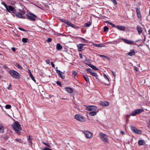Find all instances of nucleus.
<instances>
[{"label":"nucleus","instance_id":"nucleus-1","mask_svg":"<svg viewBox=\"0 0 150 150\" xmlns=\"http://www.w3.org/2000/svg\"><path fill=\"white\" fill-rule=\"evenodd\" d=\"M12 125L15 132L18 135H20L22 128L19 122L17 121L13 123Z\"/></svg>","mask_w":150,"mask_h":150},{"label":"nucleus","instance_id":"nucleus-2","mask_svg":"<svg viewBox=\"0 0 150 150\" xmlns=\"http://www.w3.org/2000/svg\"><path fill=\"white\" fill-rule=\"evenodd\" d=\"M9 73L11 77L16 79H19L21 77L20 74L14 70H10Z\"/></svg>","mask_w":150,"mask_h":150},{"label":"nucleus","instance_id":"nucleus-3","mask_svg":"<svg viewBox=\"0 0 150 150\" xmlns=\"http://www.w3.org/2000/svg\"><path fill=\"white\" fill-rule=\"evenodd\" d=\"M100 138L102 140L108 143L109 142L108 137L106 134L102 133H100Z\"/></svg>","mask_w":150,"mask_h":150},{"label":"nucleus","instance_id":"nucleus-4","mask_svg":"<svg viewBox=\"0 0 150 150\" xmlns=\"http://www.w3.org/2000/svg\"><path fill=\"white\" fill-rule=\"evenodd\" d=\"M26 16L30 20L35 21L36 18H37V16L32 13H30L29 14H26Z\"/></svg>","mask_w":150,"mask_h":150},{"label":"nucleus","instance_id":"nucleus-5","mask_svg":"<svg viewBox=\"0 0 150 150\" xmlns=\"http://www.w3.org/2000/svg\"><path fill=\"white\" fill-rule=\"evenodd\" d=\"M144 111L143 109H137L134 110L130 115L134 116L137 114H139Z\"/></svg>","mask_w":150,"mask_h":150},{"label":"nucleus","instance_id":"nucleus-6","mask_svg":"<svg viewBox=\"0 0 150 150\" xmlns=\"http://www.w3.org/2000/svg\"><path fill=\"white\" fill-rule=\"evenodd\" d=\"M130 128L135 133L138 134H141L142 133L141 130L137 129L136 128L133 126H131Z\"/></svg>","mask_w":150,"mask_h":150},{"label":"nucleus","instance_id":"nucleus-7","mask_svg":"<svg viewBox=\"0 0 150 150\" xmlns=\"http://www.w3.org/2000/svg\"><path fill=\"white\" fill-rule=\"evenodd\" d=\"M74 117L76 120L81 122L84 121L85 120V118L82 116L79 115H76Z\"/></svg>","mask_w":150,"mask_h":150},{"label":"nucleus","instance_id":"nucleus-8","mask_svg":"<svg viewBox=\"0 0 150 150\" xmlns=\"http://www.w3.org/2000/svg\"><path fill=\"white\" fill-rule=\"evenodd\" d=\"M83 133L85 134V137L87 138L90 139L93 137L92 134L88 131H84Z\"/></svg>","mask_w":150,"mask_h":150},{"label":"nucleus","instance_id":"nucleus-9","mask_svg":"<svg viewBox=\"0 0 150 150\" xmlns=\"http://www.w3.org/2000/svg\"><path fill=\"white\" fill-rule=\"evenodd\" d=\"M86 109L88 111H93L96 110L97 109L96 106L93 105L89 106L86 107Z\"/></svg>","mask_w":150,"mask_h":150},{"label":"nucleus","instance_id":"nucleus-10","mask_svg":"<svg viewBox=\"0 0 150 150\" xmlns=\"http://www.w3.org/2000/svg\"><path fill=\"white\" fill-rule=\"evenodd\" d=\"M6 9L8 12L11 13V12H13L14 11V8L11 6H8Z\"/></svg>","mask_w":150,"mask_h":150},{"label":"nucleus","instance_id":"nucleus-11","mask_svg":"<svg viewBox=\"0 0 150 150\" xmlns=\"http://www.w3.org/2000/svg\"><path fill=\"white\" fill-rule=\"evenodd\" d=\"M57 73L59 77H61L62 79H64L65 78V76L62 75L63 73L58 69H56Z\"/></svg>","mask_w":150,"mask_h":150},{"label":"nucleus","instance_id":"nucleus-12","mask_svg":"<svg viewBox=\"0 0 150 150\" xmlns=\"http://www.w3.org/2000/svg\"><path fill=\"white\" fill-rule=\"evenodd\" d=\"M115 28H117L118 30L122 31H125V27L123 26L118 25L116 26Z\"/></svg>","mask_w":150,"mask_h":150},{"label":"nucleus","instance_id":"nucleus-13","mask_svg":"<svg viewBox=\"0 0 150 150\" xmlns=\"http://www.w3.org/2000/svg\"><path fill=\"white\" fill-rule=\"evenodd\" d=\"M122 40H123L125 42L128 44H133L134 43V42L132 40H130L124 38H122Z\"/></svg>","mask_w":150,"mask_h":150},{"label":"nucleus","instance_id":"nucleus-14","mask_svg":"<svg viewBox=\"0 0 150 150\" xmlns=\"http://www.w3.org/2000/svg\"><path fill=\"white\" fill-rule=\"evenodd\" d=\"M13 13L16 15V16L17 17H18V18H25L23 17V16H22V15L17 12H16V11H14Z\"/></svg>","mask_w":150,"mask_h":150},{"label":"nucleus","instance_id":"nucleus-15","mask_svg":"<svg viewBox=\"0 0 150 150\" xmlns=\"http://www.w3.org/2000/svg\"><path fill=\"white\" fill-rule=\"evenodd\" d=\"M100 105L102 106H108L109 105V103L107 101H100Z\"/></svg>","mask_w":150,"mask_h":150},{"label":"nucleus","instance_id":"nucleus-16","mask_svg":"<svg viewBox=\"0 0 150 150\" xmlns=\"http://www.w3.org/2000/svg\"><path fill=\"white\" fill-rule=\"evenodd\" d=\"M136 12L138 18H141L142 17V16L139 9L138 8H137L136 9Z\"/></svg>","mask_w":150,"mask_h":150},{"label":"nucleus","instance_id":"nucleus-17","mask_svg":"<svg viewBox=\"0 0 150 150\" xmlns=\"http://www.w3.org/2000/svg\"><path fill=\"white\" fill-rule=\"evenodd\" d=\"M65 89L69 93H72L73 91L72 89L70 87H66Z\"/></svg>","mask_w":150,"mask_h":150},{"label":"nucleus","instance_id":"nucleus-18","mask_svg":"<svg viewBox=\"0 0 150 150\" xmlns=\"http://www.w3.org/2000/svg\"><path fill=\"white\" fill-rule=\"evenodd\" d=\"M135 52L134 50L133 49L131 50L130 52H129L128 53V55L129 56H133L135 55Z\"/></svg>","mask_w":150,"mask_h":150},{"label":"nucleus","instance_id":"nucleus-19","mask_svg":"<svg viewBox=\"0 0 150 150\" xmlns=\"http://www.w3.org/2000/svg\"><path fill=\"white\" fill-rule=\"evenodd\" d=\"M93 45L95 46V47H105V45H103V44H96L95 43H93Z\"/></svg>","mask_w":150,"mask_h":150},{"label":"nucleus","instance_id":"nucleus-20","mask_svg":"<svg viewBox=\"0 0 150 150\" xmlns=\"http://www.w3.org/2000/svg\"><path fill=\"white\" fill-rule=\"evenodd\" d=\"M88 65L92 69H94L95 70H98V69L95 66L93 65V64H88Z\"/></svg>","mask_w":150,"mask_h":150},{"label":"nucleus","instance_id":"nucleus-21","mask_svg":"<svg viewBox=\"0 0 150 150\" xmlns=\"http://www.w3.org/2000/svg\"><path fill=\"white\" fill-rule=\"evenodd\" d=\"M78 50L81 51L83 50V46L81 45V44H79L77 45Z\"/></svg>","mask_w":150,"mask_h":150},{"label":"nucleus","instance_id":"nucleus-22","mask_svg":"<svg viewBox=\"0 0 150 150\" xmlns=\"http://www.w3.org/2000/svg\"><path fill=\"white\" fill-rule=\"evenodd\" d=\"M62 48V46L59 43H58L57 45V48L58 50H60Z\"/></svg>","mask_w":150,"mask_h":150},{"label":"nucleus","instance_id":"nucleus-23","mask_svg":"<svg viewBox=\"0 0 150 150\" xmlns=\"http://www.w3.org/2000/svg\"><path fill=\"white\" fill-rule=\"evenodd\" d=\"M138 144L139 145L141 146L144 144V141L143 140H141L138 141Z\"/></svg>","mask_w":150,"mask_h":150},{"label":"nucleus","instance_id":"nucleus-24","mask_svg":"<svg viewBox=\"0 0 150 150\" xmlns=\"http://www.w3.org/2000/svg\"><path fill=\"white\" fill-rule=\"evenodd\" d=\"M30 136H28V142L30 143L29 145L30 146H32L33 145V143L32 142V139L30 138Z\"/></svg>","mask_w":150,"mask_h":150},{"label":"nucleus","instance_id":"nucleus-25","mask_svg":"<svg viewBox=\"0 0 150 150\" xmlns=\"http://www.w3.org/2000/svg\"><path fill=\"white\" fill-rule=\"evenodd\" d=\"M137 30L138 32V33L139 34H140L142 31V29H141V27L139 26H137Z\"/></svg>","mask_w":150,"mask_h":150},{"label":"nucleus","instance_id":"nucleus-26","mask_svg":"<svg viewBox=\"0 0 150 150\" xmlns=\"http://www.w3.org/2000/svg\"><path fill=\"white\" fill-rule=\"evenodd\" d=\"M103 76L105 78V79L106 80V81H108V83H107V84L104 83V85H108V83H109V80L108 78L107 77V76L105 74L103 75Z\"/></svg>","mask_w":150,"mask_h":150},{"label":"nucleus","instance_id":"nucleus-27","mask_svg":"<svg viewBox=\"0 0 150 150\" xmlns=\"http://www.w3.org/2000/svg\"><path fill=\"white\" fill-rule=\"evenodd\" d=\"M79 38L83 40L82 41H81L82 42L86 43H88V40L84 39L83 38L81 37H79Z\"/></svg>","mask_w":150,"mask_h":150},{"label":"nucleus","instance_id":"nucleus-28","mask_svg":"<svg viewBox=\"0 0 150 150\" xmlns=\"http://www.w3.org/2000/svg\"><path fill=\"white\" fill-rule=\"evenodd\" d=\"M97 114V112L96 111L91 112H90L89 114L91 116H93L96 115Z\"/></svg>","mask_w":150,"mask_h":150},{"label":"nucleus","instance_id":"nucleus-29","mask_svg":"<svg viewBox=\"0 0 150 150\" xmlns=\"http://www.w3.org/2000/svg\"><path fill=\"white\" fill-rule=\"evenodd\" d=\"M83 76L84 78V79L86 82H89V79L88 78L87 76H85L83 75Z\"/></svg>","mask_w":150,"mask_h":150},{"label":"nucleus","instance_id":"nucleus-30","mask_svg":"<svg viewBox=\"0 0 150 150\" xmlns=\"http://www.w3.org/2000/svg\"><path fill=\"white\" fill-rule=\"evenodd\" d=\"M4 128L1 125H0V133H2L4 132Z\"/></svg>","mask_w":150,"mask_h":150},{"label":"nucleus","instance_id":"nucleus-31","mask_svg":"<svg viewBox=\"0 0 150 150\" xmlns=\"http://www.w3.org/2000/svg\"><path fill=\"white\" fill-rule=\"evenodd\" d=\"M66 24L72 27L73 28H75V26L70 22L68 21Z\"/></svg>","mask_w":150,"mask_h":150},{"label":"nucleus","instance_id":"nucleus-32","mask_svg":"<svg viewBox=\"0 0 150 150\" xmlns=\"http://www.w3.org/2000/svg\"><path fill=\"white\" fill-rule=\"evenodd\" d=\"M91 24V23L90 22H88L85 23L84 25L85 27H89L90 26Z\"/></svg>","mask_w":150,"mask_h":150},{"label":"nucleus","instance_id":"nucleus-33","mask_svg":"<svg viewBox=\"0 0 150 150\" xmlns=\"http://www.w3.org/2000/svg\"><path fill=\"white\" fill-rule=\"evenodd\" d=\"M105 22L106 23H108L111 25L113 27H115L116 26H115L114 24H113L112 23L109 22L108 21H105Z\"/></svg>","mask_w":150,"mask_h":150},{"label":"nucleus","instance_id":"nucleus-34","mask_svg":"<svg viewBox=\"0 0 150 150\" xmlns=\"http://www.w3.org/2000/svg\"><path fill=\"white\" fill-rule=\"evenodd\" d=\"M28 41V39L25 38H23L22 39V41L24 43L27 42Z\"/></svg>","mask_w":150,"mask_h":150},{"label":"nucleus","instance_id":"nucleus-35","mask_svg":"<svg viewBox=\"0 0 150 150\" xmlns=\"http://www.w3.org/2000/svg\"><path fill=\"white\" fill-rule=\"evenodd\" d=\"M29 75L30 76V78L32 79L33 81H34L35 83H36V82L35 81V78L34 77V76H33V75L32 74H31L30 75Z\"/></svg>","mask_w":150,"mask_h":150},{"label":"nucleus","instance_id":"nucleus-36","mask_svg":"<svg viewBox=\"0 0 150 150\" xmlns=\"http://www.w3.org/2000/svg\"><path fill=\"white\" fill-rule=\"evenodd\" d=\"M91 73V74L93 76H94L95 77L98 76V75L96 73L94 72H92Z\"/></svg>","mask_w":150,"mask_h":150},{"label":"nucleus","instance_id":"nucleus-37","mask_svg":"<svg viewBox=\"0 0 150 150\" xmlns=\"http://www.w3.org/2000/svg\"><path fill=\"white\" fill-rule=\"evenodd\" d=\"M104 32H107L108 30V28L106 26H105L104 27Z\"/></svg>","mask_w":150,"mask_h":150},{"label":"nucleus","instance_id":"nucleus-38","mask_svg":"<svg viewBox=\"0 0 150 150\" xmlns=\"http://www.w3.org/2000/svg\"><path fill=\"white\" fill-rule=\"evenodd\" d=\"M15 140L17 142H19V143H23V141L21 139H16Z\"/></svg>","mask_w":150,"mask_h":150},{"label":"nucleus","instance_id":"nucleus-39","mask_svg":"<svg viewBox=\"0 0 150 150\" xmlns=\"http://www.w3.org/2000/svg\"><path fill=\"white\" fill-rule=\"evenodd\" d=\"M60 21H61L62 22H64L67 24V22L68 21L67 20H66L64 19H59Z\"/></svg>","mask_w":150,"mask_h":150},{"label":"nucleus","instance_id":"nucleus-40","mask_svg":"<svg viewBox=\"0 0 150 150\" xmlns=\"http://www.w3.org/2000/svg\"><path fill=\"white\" fill-rule=\"evenodd\" d=\"M99 56L100 57H103L105 58H106V59H109V57H108L107 56H106L105 55H100Z\"/></svg>","mask_w":150,"mask_h":150},{"label":"nucleus","instance_id":"nucleus-41","mask_svg":"<svg viewBox=\"0 0 150 150\" xmlns=\"http://www.w3.org/2000/svg\"><path fill=\"white\" fill-rule=\"evenodd\" d=\"M17 67L18 68L21 70L23 69V67L20 65V64H18L17 65Z\"/></svg>","mask_w":150,"mask_h":150},{"label":"nucleus","instance_id":"nucleus-42","mask_svg":"<svg viewBox=\"0 0 150 150\" xmlns=\"http://www.w3.org/2000/svg\"><path fill=\"white\" fill-rule=\"evenodd\" d=\"M5 108L6 109H9L11 108V106L10 105H6Z\"/></svg>","mask_w":150,"mask_h":150},{"label":"nucleus","instance_id":"nucleus-43","mask_svg":"<svg viewBox=\"0 0 150 150\" xmlns=\"http://www.w3.org/2000/svg\"><path fill=\"white\" fill-rule=\"evenodd\" d=\"M72 73V74L74 75V76H77V73L75 71H73Z\"/></svg>","mask_w":150,"mask_h":150},{"label":"nucleus","instance_id":"nucleus-44","mask_svg":"<svg viewBox=\"0 0 150 150\" xmlns=\"http://www.w3.org/2000/svg\"><path fill=\"white\" fill-rule=\"evenodd\" d=\"M43 144L49 147H50V145L48 143L43 142Z\"/></svg>","mask_w":150,"mask_h":150},{"label":"nucleus","instance_id":"nucleus-45","mask_svg":"<svg viewBox=\"0 0 150 150\" xmlns=\"http://www.w3.org/2000/svg\"><path fill=\"white\" fill-rule=\"evenodd\" d=\"M56 83L58 85H59L61 87L62 86V84L60 81H58Z\"/></svg>","mask_w":150,"mask_h":150},{"label":"nucleus","instance_id":"nucleus-46","mask_svg":"<svg viewBox=\"0 0 150 150\" xmlns=\"http://www.w3.org/2000/svg\"><path fill=\"white\" fill-rule=\"evenodd\" d=\"M87 71L89 72H90V74H91V72H93V70H92L91 69H87Z\"/></svg>","mask_w":150,"mask_h":150},{"label":"nucleus","instance_id":"nucleus-47","mask_svg":"<svg viewBox=\"0 0 150 150\" xmlns=\"http://www.w3.org/2000/svg\"><path fill=\"white\" fill-rule=\"evenodd\" d=\"M43 150H52L51 149L49 148L48 147H45L44 149Z\"/></svg>","mask_w":150,"mask_h":150},{"label":"nucleus","instance_id":"nucleus-48","mask_svg":"<svg viewBox=\"0 0 150 150\" xmlns=\"http://www.w3.org/2000/svg\"><path fill=\"white\" fill-rule=\"evenodd\" d=\"M18 29H19L20 30L23 31H26V30L24 29H23L21 28V27L18 28Z\"/></svg>","mask_w":150,"mask_h":150},{"label":"nucleus","instance_id":"nucleus-49","mask_svg":"<svg viewBox=\"0 0 150 150\" xmlns=\"http://www.w3.org/2000/svg\"><path fill=\"white\" fill-rule=\"evenodd\" d=\"M2 4L6 8L8 6L5 4V3L3 2L2 3Z\"/></svg>","mask_w":150,"mask_h":150},{"label":"nucleus","instance_id":"nucleus-50","mask_svg":"<svg viewBox=\"0 0 150 150\" xmlns=\"http://www.w3.org/2000/svg\"><path fill=\"white\" fill-rule=\"evenodd\" d=\"M112 1L113 3L115 4L116 5L117 4V2L116 0H112Z\"/></svg>","mask_w":150,"mask_h":150},{"label":"nucleus","instance_id":"nucleus-51","mask_svg":"<svg viewBox=\"0 0 150 150\" xmlns=\"http://www.w3.org/2000/svg\"><path fill=\"white\" fill-rule=\"evenodd\" d=\"M52 41V39L51 38H48V39H47V42H51V41Z\"/></svg>","mask_w":150,"mask_h":150},{"label":"nucleus","instance_id":"nucleus-52","mask_svg":"<svg viewBox=\"0 0 150 150\" xmlns=\"http://www.w3.org/2000/svg\"><path fill=\"white\" fill-rule=\"evenodd\" d=\"M45 62H46V63L48 64H50V60L49 59H47L45 60Z\"/></svg>","mask_w":150,"mask_h":150},{"label":"nucleus","instance_id":"nucleus-53","mask_svg":"<svg viewBox=\"0 0 150 150\" xmlns=\"http://www.w3.org/2000/svg\"><path fill=\"white\" fill-rule=\"evenodd\" d=\"M111 72H112V74H113V75L114 77H116V75H115V72H114V71H111Z\"/></svg>","mask_w":150,"mask_h":150},{"label":"nucleus","instance_id":"nucleus-54","mask_svg":"<svg viewBox=\"0 0 150 150\" xmlns=\"http://www.w3.org/2000/svg\"><path fill=\"white\" fill-rule=\"evenodd\" d=\"M51 64L52 66V67H54V65L52 62H51Z\"/></svg>","mask_w":150,"mask_h":150},{"label":"nucleus","instance_id":"nucleus-55","mask_svg":"<svg viewBox=\"0 0 150 150\" xmlns=\"http://www.w3.org/2000/svg\"><path fill=\"white\" fill-rule=\"evenodd\" d=\"M11 49L13 52H14L16 51V49H15V48H14V47H12Z\"/></svg>","mask_w":150,"mask_h":150},{"label":"nucleus","instance_id":"nucleus-56","mask_svg":"<svg viewBox=\"0 0 150 150\" xmlns=\"http://www.w3.org/2000/svg\"><path fill=\"white\" fill-rule=\"evenodd\" d=\"M11 86V84H10L9 85V86L7 88V89L8 90H10V87Z\"/></svg>","mask_w":150,"mask_h":150},{"label":"nucleus","instance_id":"nucleus-57","mask_svg":"<svg viewBox=\"0 0 150 150\" xmlns=\"http://www.w3.org/2000/svg\"><path fill=\"white\" fill-rule=\"evenodd\" d=\"M28 72L29 73V75H30L31 74H32L31 73V71H30V69H28Z\"/></svg>","mask_w":150,"mask_h":150},{"label":"nucleus","instance_id":"nucleus-58","mask_svg":"<svg viewBox=\"0 0 150 150\" xmlns=\"http://www.w3.org/2000/svg\"><path fill=\"white\" fill-rule=\"evenodd\" d=\"M3 68L5 69H6L8 68V67L6 66H4L3 67Z\"/></svg>","mask_w":150,"mask_h":150},{"label":"nucleus","instance_id":"nucleus-59","mask_svg":"<svg viewBox=\"0 0 150 150\" xmlns=\"http://www.w3.org/2000/svg\"><path fill=\"white\" fill-rule=\"evenodd\" d=\"M134 69L135 70L137 71H139V69L137 67H135Z\"/></svg>","mask_w":150,"mask_h":150},{"label":"nucleus","instance_id":"nucleus-60","mask_svg":"<svg viewBox=\"0 0 150 150\" xmlns=\"http://www.w3.org/2000/svg\"><path fill=\"white\" fill-rule=\"evenodd\" d=\"M148 34L150 35V29H149L148 31Z\"/></svg>","mask_w":150,"mask_h":150},{"label":"nucleus","instance_id":"nucleus-61","mask_svg":"<svg viewBox=\"0 0 150 150\" xmlns=\"http://www.w3.org/2000/svg\"><path fill=\"white\" fill-rule=\"evenodd\" d=\"M121 133L122 134H124V132L123 131H121Z\"/></svg>","mask_w":150,"mask_h":150},{"label":"nucleus","instance_id":"nucleus-62","mask_svg":"<svg viewBox=\"0 0 150 150\" xmlns=\"http://www.w3.org/2000/svg\"><path fill=\"white\" fill-rule=\"evenodd\" d=\"M81 45H82V46H85L86 45V44H81Z\"/></svg>","mask_w":150,"mask_h":150},{"label":"nucleus","instance_id":"nucleus-63","mask_svg":"<svg viewBox=\"0 0 150 150\" xmlns=\"http://www.w3.org/2000/svg\"><path fill=\"white\" fill-rule=\"evenodd\" d=\"M148 126H149V127H150V120H149V122Z\"/></svg>","mask_w":150,"mask_h":150},{"label":"nucleus","instance_id":"nucleus-64","mask_svg":"<svg viewBox=\"0 0 150 150\" xmlns=\"http://www.w3.org/2000/svg\"><path fill=\"white\" fill-rule=\"evenodd\" d=\"M98 76H96V77H96V79H98Z\"/></svg>","mask_w":150,"mask_h":150}]
</instances>
